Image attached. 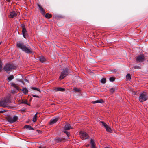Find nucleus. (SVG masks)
Here are the masks:
<instances>
[{
    "instance_id": "obj_29",
    "label": "nucleus",
    "mask_w": 148,
    "mask_h": 148,
    "mask_svg": "<svg viewBox=\"0 0 148 148\" xmlns=\"http://www.w3.org/2000/svg\"><path fill=\"white\" fill-rule=\"evenodd\" d=\"M101 83L104 84L106 82V79L105 78H103L101 80Z\"/></svg>"
},
{
    "instance_id": "obj_12",
    "label": "nucleus",
    "mask_w": 148,
    "mask_h": 148,
    "mask_svg": "<svg viewBox=\"0 0 148 148\" xmlns=\"http://www.w3.org/2000/svg\"><path fill=\"white\" fill-rule=\"evenodd\" d=\"M73 128L72 127L70 126V124L67 123H66L64 126V129L65 130H69L70 129H72Z\"/></svg>"
},
{
    "instance_id": "obj_32",
    "label": "nucleus",
    "mask_w": 148,
    "mask_h": 148,
    "mask_svg": "<svg viewBox=\"0 0 148 148\" xmlns=\"http://www.w3.org/2000/svg\"><path fill=\"white\" fill-rule=\"evenodd\" d=\"M32 89L34 90H36L38 91L39 93H40V90L37 88L33 87V88H32Z\"/></svg>"
},
{
    "instance_id": "obj_5",
    "label": "nucleus",
    "mask_w": 148,
    "mask_h": 148,
    "mask_svg": "<svg viewBox=\"0 0 148 148\" xmlns=\"http://www.w3.org/2000/svg\"><path fill=\"white\" fill-rule=\"evenodd\" d=\"M15 66L12 64H6L3 68V69L8 72L9 71L14 69H15Z\"/></svg>"
},
{
    "instance_id": "obj_34",
    "label": "nucleus",
    "mask_w": 148,
    "mask_h": 148,
    "mask_svg": "<svg viewBox=\"0 0 148 148\" xmlns=\"http://www.w3.org/2000/svg\"><path fill=\"white\" fill-rule=\"evenodd\" d=\"M109 80L111 82H113L115 80V78L113 77H111L109 78Z\"/></svg>"
},
{
    "instance_id": "obj_28",
    "label": "nucleus",
    "mask_w": 148,
    "mask_h": 148,
    "mask_svg": "<svg viewBox=\"0 0 148 148\" xmlns=\"http://www.w3.org/2000/svg\"><path fill=\"white\" fill-rule=\"evenodd\" d=\"M126 79L127 80H128L131 79L130 75L129 74H128L126 77Z\"/></svg>"
},
{
    "instance_id": "obj_3",
    "label": "nucleus",
    "mask_w": 148,
    "mask_h": 148,
    "mask_svg": "<svg viewBox=\"0 0 148 148\" xmlns=\"http://www.w3.org/2000/svg\"><path fill=\"white\" fill-rule=\"evenodd\" d=\"M10 101L9 98H6L3 100L0 101V106L4 107H8V105Z\"/></svg>"
},
{
    "instance_id": "obj_4",
    "label": "nucleus",
    "mask_w": 148,
    "mask_h": 148,
    "mask_svg": "<svg viewBox=\"0 0 148 148\" xmlns=\"http://www.w3.org/2000/svg\"><path fill=\"white\" fill-rule=\"evenodd\" d=\"M147 99V95L146 93L143 92L140 93L139 97V100L141 102H143Z\"/></svg>"
},
{
    "instance_id": "obj_48",
    "label": "nucleus",
    "mask_w": 148,
    "mask_h": 148,
    "mask_svg": "<svg viewBox=\"0 0 148 148\" xmlns=\"http://www.w3.org/2000/svg\"><path fill=\"white\" fill-rule=\"evenodd\" d=\"M3 111H6L5 110H3Z\"/></svg>"
},
{
    "instance_id": "obj_45",
    "label": "nucleus",
    "mask_w": 148,
    "mask_h": 148,
    "mask_svg": "<svg viewBox=\"0 0 148 148\" xmlns=\"http://www.w3.org/2000/svg\"><path fill=\"white\" fill-rule=\"evenodd\" d=\"M146 110H148V109H147V108H146Z\"/></svg>"
},
{
    "instance_id": "obj_8",
    "label": "nucleus",
    "mask_w": 148,
    "mask_h": 148,
    "mask_svg": "<svg viewBox=\"0 0 148 148\" xmlns=\"http://www.w3.org/2000/svg\"><path fill=\"white\" fill-rule=\"evenodd\" d=\"M136 58V61L138 62H142L145 60V57L143 54L138 56Z\"/></svg>"
},
{
    "instance_id": "obj_44",
    "label": "nucleus",
    "mask_w": 148,
    "mask_h": 148,
    "mask_svg": "<svg viewBox=\"0 0 148 148\" xmlns=\"http://www.w3.org/2000/svg\"><path fill=\"white\" fill-rule=\"evenodd\" d=\"M104 148H109L107 147H104Z\"/></svg>"
},
{
    "instance_id": "obj_25",
    "label": "nucleus",
    "mask_w": 148,
    "mask_h": 148,
    "mask_svg": "<svg viewBox=\"0 0 148 148\" xmlns=\"http://www.w3.org/2000/svg\"><path fill=\"white\" fill-rule=\"evenodd\" d=\"M11 85L14 87L16 89L18 90V86L15 84L12 83H11Z\"/></svg>"
},
{
    "instance_id": "obj_20",
    "label": "nucleus",
    "mask_w": 148,
    "mask_h": 148,
    "mask_svg": "<svg viewBox=\"0 0 148 148\" xmlns=\"http://www.w3.org/2000/svg\"><path fill=\"white\" fill-rule=\"evenodd\" d=\"M38 114V112H37L36 114H35V115L34 116L33 119V121L34 122H36V121L37 120V114Z\"/></svg>"
},
{
    "instance_id": "obj_26",
    "label": "nucleus",
    "mask_w": 148,
    "mask_h": 148,
    "mask_svg": "<svg viewBox=\"0 0 148 148\" xmlns=\"http://www.w3.org/2000/svg\"><path fill=\"white\" fill-rule=\"evenodd\" d=\"M21 103H22L25 104L29 105V106L30 105L29 104L27 103V101L26 100H22Z\"/></svg>"
},
{
    "instance_id": "obj_18",
    "label": "nucleus",
    "mask_w": 148,
    "mask_h": 148,
    "mask_svg": "<svg viewBox=\"0 0 148 148\" xmlns=\"http://www.w3.org/2000/svg\"><path fill=\"white\" fill-rule=\"evenodd\" d=\"M24 128H26L27 129L31 130H34V129L32 128L31 126L28 125H25L24 127Z\"/></svg>"
},
{
    "instance_id": "obj_14",
    "label": "nucleus",
    "mask_w": 148,
    "mask_h": 148,
    "mask_svg": "<svg viewBox=\"0 0 148 148\" xmlns=\"http://www.w3.org/2000/svg\"><path fill=\"white\" fill-rule=\"evenodd\" d=\"M58 118L51 119L49 122V124L51 125L55 123L58 121Z\"/></svg>"
},
{
    "instance_id": "obj_37",
    "label": "nucleus",
    "mask_w": 148,
    "mask_h": 148,
    "mask_svg": "<svg viewBox=\"0 0 148 148\" xmlns=\"http://www.w3.org/2000/svg\"><path fill=\"white\" fill-rule=\"evenodd\" d=\"M32 96L34 97H39L37 95H32Z\"/></svg>"
},
{
    "instance_id": "obj_10",
    "label": "nucleus",
    "mask_w": 148,
    "mask_h": 148,
    "mask_svg": "<svg viewBox=\"0 0 148 148\" xmlns=\"http://www.w3.org/2000/svg\"><path fill=\"white\" fill-rule=\"evenodd\" d=\"M90 143L91 145V148H96V144L93 139L92 138L90 139Z\"/></svg>"
},
{
    "instance_id": "obj_31",
    "label": "nucleus",
    "mask_w": 148,
    "mask_h": 148,
    "mask_svg": "<svg viewBox=\"0 0 148 148\" xmlns=\"http://www.w3.org/2000/svg\"><path fill=\"white\" fill-rule=\"evenodd\" d=\"M14 78L13 75H11L8 78V79L9 81H10L12 79Z\"/></svg>"
},
{
    "instance_id": "obj_21",
    "label": "nucleus",
    "mask_w": 148,
    "mask_h": 148,
    "mask_svg": "<svg viewBox=\"0 0 148 148\" xmlns=\"http://www.w3.org/2000/svg\"><path fill=\"white\" fill-rule=\"evenodd\" d=\"M39 60L41 62H43L46 59L43 56H41L39 58Z\"/></svg>"
},
{
    "instance_id": "obj_27",
    "label": "nucleus",
    "mask_w": 148,
    "mask_h": 148,
    "mask_svg": "<svg viewBox=\"0 0 148 148\" xmlns=\"http://www.w3.org/2000/svg\"><path fill=\"white\" fill-rule=\"evenodd\" d=\"M22 91L25 94H27L28 92L27 89L26 88H23V89Z\"/></svg>"
},
{
    "instance_id": "obj_19",
    "label": "nucleus",
    "mask_w": 148,
    "mask_h": 148,
    "mask_svg": "<svg viewBox=\"0 0 148 148\" xmlns=\"http://www.w3.org/2000/svg\"><path fill=\"white\" fill-rule=\"evenodd\" d=\"M73 90L75 92H79L81 91L80 88H77L76 87H74L73 89Z\"/></svg>"
},
{
    "instance_id": "obj_39",
    "label": "nucleus",
    "mask_w": 148,
    "mask_h": 148,
    "mask_svg": "<svg viewBox=\"0 0 148 148\" xmlns=\"http://www.w3.org/2000/svg\"><path fill=\"white\" fill-rule=\"evenodd\" d=\"M5 112H1V111H0V113H3Z\"/></svg>"
},
{
    "instance_id": "obj_33",
    "label": "nucleus",
    "mask_w": 148,
    "mask_h": 148,
    "mask_svg": "<svg viewBox=\"0 0 148 148\" xmlns=\"http://www.w3.org/2000/svg\"><path fill=\"white\" fill-rule=\"evenodd\" d=\"M115 88H112L110 90V92L111 93H113L114 91L115 90Z\"/></svg>"
},
{
    "instance_id": "obj_13",
    "label": "nucleus",
    "mask_w": 148,
    "mask_h": 148,
    "mask_svg": "<svg viewBox=\"0 0 148 148\" xmlns=\"http://www.w3.org/2000/svg\"><path fill=\"white\" fill-rule=\"evenodd\" d=\"M17 16V13L14 11H13L10 13V17L13 18Z\"/></svg>"
},
{
    "instance_id": "obj_35",
    "label": "nucleus",
    "mask_w": 148,
    "mask_h": 148,
    "mask_svg": "<svg viewBox=\"0 0 148 148\" xmlns=\"http://www.w3.org/2000/svg\"><path fill=\"white\" fill-rule=\"evenodd\" d=\"M64 133H65L66 135H67V136L68 137L69 136V135L70 133L66 131H64Z\"/></svg>"
},
{
    "instance_id": "obj_41",
    "label": "nucleus",
    "mask_w": 148,
    "mask_h": 148,
    "mask_svg": "<svg viewBox=\"0 0 148 148\" xmlns=\"http://www.w3.org/2000/svg\"><path fill=\"white\" fill-rule=\"evenodd\" d=\"M88 146H89V144H87L86 145V147H88Z\"/></svg>"
},
{
    "instance_id": "obj_50",
    "label": "nucleus",
    "mask_w": 148,
    "mask_h": 148,
    "mask_svg": "<svg viewBox=\"0 0 148 148\" xmlns=\"http://www.w3.org/2000/svg\"><path fill=\"white\" fill-rule=\"evenodd\" d=\"M1 44V42H0V45Z\"/></svg>"
},
{
    "instance_id": "obj_16",
    "label": "nucleus",
    "mask_w": 148,
    "mask_h": 148,
    "mask_svg": "<svg viewBox=\"0 0 148 148\" xmlns=\"http://www.w3.org/2000/svg\"><path fill=\"white\" fill-rule=\"evenodd\" d=\"M37 5L39 7L40 10L41 11L42 14H44L45 13L44 10L42 7L38 4H37Z\"/></svg>"
},
{
    "instance_id": "obj_24",
    "label": "nucleus",
    "mask_w": 148,
    "mask_h": 148,
    "mask_svg": "<svg viewBox=\"0 0 148 148\" xmlns=\"http://www.w3.org/2000/svg\"><path fill=\"white\" fill-rule=\"evenodd\" d=\"M107 132L111 133L112 132V131L110 127H109L108 126L106 128Z\"/></svg>"
},
{
    "instance_id": "obj_23",
    "label": "nucleus",
    "mask_w": 148,
    "mask_h": 148,
    "mask_svg": "<svg viewBox=\"0 0 148 148\" xmlns=\"http://www.w3.org/2000/svg\"><path fill=\"white\" fill-rule=\"evenodd\" d=\"M55 90L56 91H63L65 90V89L63 88H58L56 89Z\"/></svg>"
},
{
    "instance_id": "obj_9",
    "label": "nucleus",
    "mask_w": 148,
    "mask_h": 148,
    "mask_svg": "<svg viewBox=\"0 0 148 148\" xmlns=\"http://www.w3.org/2000/svg\"><path fill=\"white\" fill-rule=\"evenodd\" d=\"M21 27L22 28V33L23 36L25 38H26L25 36L27 34V31L25 27V25L23 24H22L21 25Z\"/></svg>"
},
{
    "instance_id": "obj_2",
    "label": "nucleus",
    "mask_w": 148,
    "mask_h": 148,
    "mask_svg": "<svg viewBox=\"0 0 148 148\" xmlns=\"http://www.w3.org/2000/svg\"><path fill=\"white\" fill-rule=\"evenodd\" d=\"M5 118L9 122L11 123H13L15 122L18 119L17 116H14L12 117L10 115H6Z\"/></svg>"
},
{
    "instance_id": "obj_49",
    "label": "nucleus",
    "mask_w": 148,
    "mask_h": 148,
    "mask_svg": "<svg viewBox=\"0 0 148 148\" xmlns=\"http://www.w3.org/2000/svg\"><path fill=\"white\" fill-rule=\"evenodd\" d=\"M24 112V111H23V112Z\"/></svg>"
},
{
    "instance_id": "obj_11",
    "label": "nucleus",
    "mask_w": 148,
    "mask_h": 148,
    "mask_svg": "<svg viewBox=\"0 0 148 148\" xmlns=\"http://www.w3.org/2000/svg\"><path fill=\"white\" fill-rule=\"evenodd\" d=\"M56 141L57 143L60 142H64L66 141V140L64 138L61 137H58L56 139Z\"/></svg>"
},
{
    "instance_id": "obj_22",
    "label": "nucleus",
    "mask_w": 148,
    "mask_h": 148,
    "mask_svg": "<svg viewBox=\"0 0 148 148\" xmlns=\"http://www.w3.org/2000/svg\"><path fill=\"white\" fill-rule=\"evenodd\" d=\"M100 123H101V125L103 126L106 128L108 126V125L105 123L104 122L102 121H101Z\"/></svg>"
},
{
    "instance_id": "obj_38",
    "label": "nucleus",
    "mask_w": 148,
    "mask_h": 148,
    "mask_svg": "<svg viewBox=\"0 0 148 148\" xmlns=\"http://www.w3.org/2000/svg\"><path fill=\"white\" fill-rule=\"evenodd\" d=\"M25 81H26V82H29V81H28V80H27V79H25Z\"/></svg>"
},
{
    "instance_id": "obj_30",
    "label": "nucleus",
    "mask_w": 148,
    "mask_h": 148,
    "mask_svg": "<svg viewBox=\"0 0 148 148\" xmlns=\"http://www.w3.org/2000/svg\"><path fill=\"white\" fill-rule=\"evenodd\" d=\"M45 16L46 18H49L51 17V15L50 14L47 13L45 15Z\"/></svg>"
},
{
    "instance_id": "obj_40",
    "label": "nucleus",
    "mask_w": 148,
    "mask_h": 148,
    "mask_svg": "<svg viewBox=\"0 0 148 148\" xmlns=\"http://www.w3.org/2000/svg\"><path fill=\"white\" fill-rule=\"evenodd\" d=\"M12 93H14V92H15L14 90L12 91Z\"/></svg>"
},
{
    "instance_id": "obj_47",
    "label": "nucleus",
    "mask_w": 148,
    "mask_h": 148,
    "mask_svg": "<svg viewBox=\"0 0 148 148\" xmlns=\"http://www.w3.org/2000/svg\"><path fill=\"white\" fill-rule=\"evenodd\" d=\"M21 82H23L22 81H21Z\"/></svg>"
},
{
    "instance_id": "obj_17",
    "label": "nucleus",
    "mask_w": 148,
    "mask_h": 148,
    "mask_svg": "<svg viewBox=\"0 0 148 148\" xmlns=\"http://www.w3.org/2000/svg\"><path fill=\"white\" fill-rule=\"evenodd\" d=\"M37 5L39 7L40 10L41 11L42 14H44L45 13L44 10L42 7L38 4H37Z\"/></svg>"
},
{
    "instance_id": "obj_6",
    "label": "nucleus",
    "mask_w": 148,
    "mask_h": 148,
    "mask_svg": "<svg viewBox=\"0 0 148 148\" xmlns=\"http://www.w3.org/2000/svg\"><path fill=\"white\" fill-rule=\"evenodd\" d=\"M68 74V68H66L62 71L61 72V75L59 77V78L61 79H63Z\"/></svg>"
},
{
    "instance_id": "obj_36",
    "label": "nucleus",
    "mask_w": 148,
    "mask_h": 148,
    "mask_svg": "<svg viewBox=\"0 0 148 148\" xmlns=\"http://www.w3.org/2000/svg\"><path fill=\"white\" fill-rule=\"evenodd\" d=\"M2 69V65L1 63L0 62V71H1Z\"/></svg>"
},
{
    "instance_id": "obj_42",
    "label": "nucleus",
    "mask_w": 148,
    "mask_h": 148,
    "mask_svg": "<svg viewBox=\"0 0 148 148\" xmlns=\"http://www.w3.org/2000/svg\"><path fill=\"white\" fill-rule=\"evenodd\" d=\"M39 148H45V147H41L40 146L39 147Z\"/></svg>"
},
{
    "instance_id": "obj_46",
    "label": "nucleus",
    "mask_w": 148,
    "mask_h": 148,
    "mask_svg": "<svg viewBox=\"0 0 148 148\" xmlns=\"http://www.w3.org/2000/svg\"><path fill=\"white\" fill-rule=\"evenodd\" d=\"M28 121H27V123H28Z\"/></svg>"
},
{
    "instance_id": "obj_7",
    "label": "nucleus",
    "mask_w": 148,
    "mask_h": 148,
    "mask_svg": "<svg viewBox=\"0 0 148 148\" xmlns=\"http://www.w3.org/2000/svg\"><path fill=\"white\" fill-rule=\"evenodd\" d=\"M79 133L80 138L82 140L89 138V136L86 132L84 131H81Z\"/></svg>"
},
{
    "instance_id": "obj_1",
    "label": "nucleus",
    "mask_w": 148,
    "mask_h": 148,
    "mask_svg": "<svg viewBox=\"0 0 148 148\" xmlns=\"http://www.w3.org/2000/svg\"><path fill=\"white\" fill-rule=\"evenodd\" d=\"M16 46L18 48L21 49L27 53H32V49L29 45H26L24 43L19 41L16 44Z\"/></svg>"
},
{
    "instance_id": "obj_43",
    "label": "nucleus",
    "mask_w": 148,
    "mask_h": 148,
    "mask_svg": "<svg viewBox=\"0 0 148 148\" xmlns=\"http://www.w3.org/2000/svg\"><path fill=\"white\" fill-rule=\"evenodd\" d=\"M6 1H8V2H9V1H10V0H6Z\"/></svg>"
},
{
    "instance_id": "obj_15",
    "label": "nucleus",
    "mask_w": 148,
    "mask_h": 148,
    "mask_svg": "<svg viewBox=\"0 0 148 148\" xmlns=\"http://www.w3.org/2000/svg\"><path fill=\"white\" fill-rule=\"evenodd\" d=\"M92 103L93 104H95L97 103H104V101L103 100L101 99L100 100H96L92 102Z\"/></svg>"
}]
</instances>
